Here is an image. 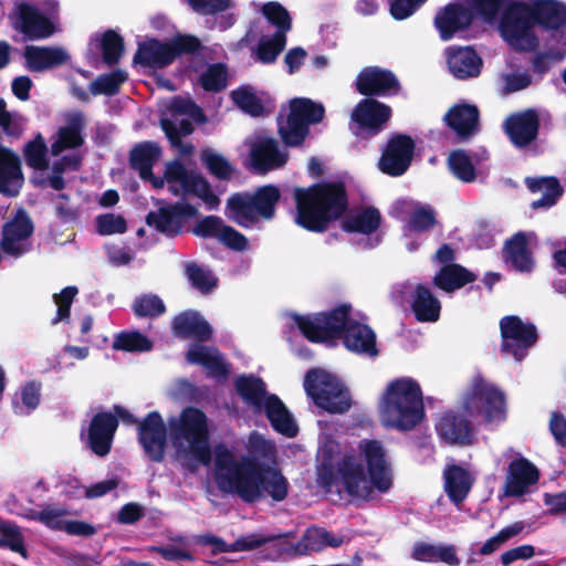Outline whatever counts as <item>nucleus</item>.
<instances>
[{"instance_id": "obj_25", "label": "nucleus", "mask_w": 566, "mask_h": 566, "mask_svg": "<svg viewBox=\"0 0 566 566\" xmlns=\"http://www.w3.org/2000/svg\"><path fill=\"white\" fill-rule=\"evenodd\" d=\"M283 166V153L272 138H264L252 144L250 149V167L259 174L266 172Z\"/></svg>"}, {"instance_id": "obj_3", "label": "nucleus", "mask_w": 566, "mask_h": 566, "mask_svg": "<svg viewBox=\"0 0 566 566\" xmlns=\"http://www.w3.org/2000/svg\"><path fill=\"white\" fill-rule=\"evenodd\" d=\"M560 30L566 25V7L556 0H527L507 4L499 21L504 41L516 51H532L537 46L535 25Z\"/></svg>"}, {"instance_id": "obj_2", "label": "nucleus", "mask_w": 566, "mask_h": 566, "mask_svg": "<svg viewBox=\"0 0 566 566\" xmlns=\"http://www.w3.org/2000/svg\"><path fill=\"white\" fill-rule=\"evenodd\" d=\"M248 453L237 459L223 443L214 447V480L223 493L237 494L245 503L264 496L283 501V473L276 447L262 434L249 436Z\"/></svg>"}, {"instance_id": "obj_5", "label": "nucleus", "mask_w": 566, "mask_h": 566, "mask_svg": "<svg viewBox=\"0 0 566 566\" xmlns=\"http://www.w3.org/2000/svg\"><path fill=\"white\" fill-rule=\"evenodd\" d=\"M380 422L397 430H410L424 418L422 390L410 377L390 380L378 400Z\"/></svg>"}, {"instance_id": "obj_17", "label": "nucleus", "mask_w": 566, "mask_h": 566, "mask_svg": "<svg viewBox=\"0 0 566 566\" xmlns=\"http://www.w3.org/2000/svg\"><path fill=\"white\" fill-rule=\"evenodd\" d=\"M138 442L147 458L156 463L165 459L167 447V427L158 411L149 412L137 427Z\"/></svg>"}, {"instance_id": "obj_12", "label": "nucleus", "mask_w": 566, "mask_h": 566, "mask_svg": "<svg viewBox=\"0 0 566 566\" xmlns=\"http://www.w3.org/2000/svg\"><path fill=\"white\" fill-rule=\"evenodd\" d=\"M324 113V106L310 98L292 99L290 102L287 128H285V146L300 145L308 134V126L319 123Z\"/></svg>"}, {"instance_id": "obj_20", "label": "nucleus", "mask_w": 566, "mask_h": 566, "mask_svg": "<svg viewBox=\"0 0 566 566\" xmlns=\"http://www.w3.org/2000/svg\"><path fill=\"white\" fill-rule=\"evenodd\" d=\"M33 223L25 214L15 217L2 226L0 248L13 258H20L30 250V244L24 241L33 233Z\"/></svg>"}, {"instance_id": "obj_53", "label": "nucleus", "mask_w": 566, "mask_h": 566, "mask_svg": "<svg viewBox=\"0 0 566 566\" xmlns=\"http://www.w3.org/2000/svg\"><path fill=\"white\" fill-rule=\"evenodd\" d=\"M268 538L259 537L255 534L241 536L233 543L227 544L221 537L217 536L216 544H213V553H229V552H244L252 551L263 545Z\"/></svg>"}, {"instance_id": "obj_63", "label": "nucleus", "mask_w": 566, "mask_h": 566, "mask_svg": "<svg viewBox=\"0 0 566 566\" xmlns=\"http://www.w3.org/2000/svg\"><path fill=\"white\" fill-rule=\"evenodd\" d=\"M262 407L273 429L283 434V401L275 395L265 396Z\"/></svg>"}, {"instance_id": "obj_30", "label": "nucleus", "mask_w": 566, "mask_h": 566, "mask_svg": "<svg viewBox=\"0 0 566 566\" xmlns=\"http://www.w3.org/2000/svg\"><path fill=\"white\" fill-rule=\"evenodd\" d=\"M186 359L189 364L202 366L212 378H227L230 373L228 364L216 347L193 345L186 353Z\"/></svg>"}, {"instance_id": "obj_45", "label": "nucleus", "mask_w": 566, "mask_h": 566, "mask_svg": "<svg viewBox=\"0 0 566 566\" xmlns=\"http://www.w3.org/2000/svg\"><path fill=\"white\" fill-rule=\"evenodd\" d=\"M228 75L224 63H212L200 74L198 83L206 92L219 93L227 88Z\"/></svg>"}, {"instance_id": "obj_60", "label": "nucleus", "mask_w": 566, "mask_h": 566, "mask_svg": "<svg viewBox=\"0 0 566 566\" xmlns=\"http://www.w3.org/2000/svg\"><path fill=\"white\" fill-rule=\"evenodd\" d=\"M169 109L172 114L188 115L197 123H205L207 120L202 108L190 98L181 96L174 97Z\"/></svg>"}, {"instance_id": "obj_31", "label": "nucleus", "mask_w": 566, "mask_h": 566, "mask_svg": "<svg viewBox=\"0 0 566 566\" xmlns=\"http://www.w3.org/2000/svg\"><path fill=\"white\" fill-rule=\"evenodd\" d=\"M345 542V537L339 534L329 533L321 528H311L305 532L296 546L287 547L285 542V554L303 555L310 552H318L323 548L338 547Z\"/></svg>"}, {"instance_id": "obj_27", "label": "nucleus", "mask_w": 566, "mask_h": 566, "mask_svg": "<svg viewBox=\"0 0 566 566\" xmlns=\"http://www.w3.org/2000/svg\"><path fill=\"white\" fill-rule=\"evenodd\" d=\"M174 62L169 42L151 38L138 44L133 63L145 67L163 69Z\"/></svg>"}, {"instance_id": "obj_55", "label": "nucleus", "mask_w": 566, "mask_h": 566, "mask_svg": "<svg viewBox=\"0 0 566 566\" xmlns=\"http://www.w3.org/2000/svg\"><path fill=\"white\" fill-rule=\"evenodd\" d=\"M132 307L137 317H158L166 312L163 300L155 294L136 297Z\"/></svg>"}, {"instance_id": "obj_44", "label": "nucleus", "mask_w": 566, "mask_h": 566, "mask_svg": "<svg viewBox=\"0 0 566 566\" xmlns=\"http://www.w3.org/2000/svg\"><path fill=\"white\" fill-rule=\"evenodd\" d=\"M526 181L533 192L543 193L541 199L533 201L534 209L553 206L562 195V188L555 178L527 179Z\"/></svg>"}, {"instance_id": "obj_56", "label": "nucleus", "mask_w": 566, "mask_h": 566, "mask_svg": "<svg viewBox=\"0 0 566 566\" xmlns=\"http://www.w3.org/2000/svg\"><path fill=\"white\" fill-rule=\"evenodd\" d=\"M186 275L191 285L201 293H209L217 286V279L211 272L195 262H190L186 265Z\"/></svg>"}, {"instance_id": "obj_22", "label": "nucleus", "mask_w": 566, "mask_h": 566, "mask_svg": "<svg viewBox=\"0 0 566 566\" xmlns=\"http://www.w3.org/2000/svg\"><path fill=\"white\" fill-rule=\"evenodd\" d=\"M394 209L398 217H408L403 228L406 239H412L430 230L436 223L434 212L430 207L409 200H399L395 203Z\"/></svg>"}, {"instance_id": "obj_64", "label": "nucleus", "mask_w": 566, "mask_h": 566, "mask_svg": "<svg viewBox=\"0 0 566 566\" xmlns=\"http://www.w3.org/2000/svg\"><path fill=\"white\" fill-rule=\"evenodd\" d=\"M224 223L218 216H207L202 218L193 228L192 232L201 238H218L222 232Z\"/></svg>"}, {"instance_id": "obj_50", "label": "nucleus", "mask_w": 566, "mask_h": 566, "mask_svg": "<svg viewBox=\"0 0 566 566\" xmlns=\"http://www.w3.org/2000/svg\"><path fill=\"white\" fill-rule=\"evenodd\" d=\"M46 153L48 147L45 140L40 134L23 148L27 165L35 170H45L49 168Z\"/></svg>"}, {"instance_id": "obj_23", "label": "nucleus", "mask_w": 566, "mask_h": 566, "mask_svg": "<svg viewBox=\"0 0 566 566\" xmlns=\"http://www.w3.org/2000/svg\"><path fill=\"white\" fill-rule=\"evenodd\" d=\"M172 333L181 339L193 338L203 343L212 337V327L196 311H185L172 319Z\"/></svg>"}, {"instance_id": "obj_57", "label": "nucleus", "mask_w": 566, "mask_h": 566, "mask_svg": "<svg viewBox=\"0 0 566 566\" xmlns=\"http://www.w3.org/2000/svg\"><path fill=\"white\" fill-rule=\"evenodd\" d=\"M77 293L78 289L74 285H70L62 289L60 293L53 295V301L56 305V315L52 319L53 324L67 322L70 319L71 306Z\"/></svg>"}, {"instance_id": "obj_9", "label": "nucleus", "mask_w": 566, "mask_h": 566, "mask_svg": "<svg viewBox=\"0 0 566 566\" xmlns=\"http://www.w3.org/2000/svg\"><path fill=\"white\" fill-rule=\"evenodd\" d=\"M503 0H470V8L451 3L441 10L434 19L442 40H450L453 34L467 28L473 18V14L480 17L484 22L494 24L497 21L499 10Z\"/></svg>"}, {"instance_id": "obj_37", "label": "nucleus", "mask_w": 566, "mask_h": 566, "mask_svg": "<svg viewBox=\"0 0 566 566\" xmlns=\"http://www.w3.org/2000/svg\"><path fill=\"white\" fill-rule=\"evenodd\" d=\"M380 213L371 207H363L352 210L343 220L342 228L347 232L371 233L380 224Z\"/></svg>"}, {"instance_id": "obj_40", "label": "nucleus", "mask_w": 566, "mask_h": 566, "mask_svg": "<svg viewBox=\"0 0 566 566\" xmlns=\"http://www.w3.org/2000/svg\"><path fill=\"white\" fill-rule=\"evenodd\" d=\"M474 280L475 276L464 268L458 264H450L443 266L434 276L433 281L439 289L446 292H452Z\"/></svg>"}, {"instance_id": "obj_16", "label": "nucleus", "mask_w": 566, "mask_h": 566, "mask_svg": "<svg viewBox=\"0 0 566 566\" xmlns=\"http://www.w3.org/2000/svg\"><path fill=\"white\" fill-rule=\"evenodd\" d=\"M539 479L538 469L526 458L515 454L506 470L502 496L521 497L530 493Z\"/></svg>"}, {"instance_id": "obj_1", "label": "nucleus", "mask_w": 566, "mask_h": 566, "mask_svg": "<svg viewBox=\"0 0 566 566\" xmlns=\"http://www.w3.org/2000/svg\"><path fill=\"white\" fill-rule=\"evenodd\" d=\"M317 480L329 491L346 493L349 500H369L374 491L387 492L394 481L391 464L384 444L364 439L354 454L339 461L338 443L324 434L317 450Z\"/></svg>"}, {"instance_id": "obj_19", "label": "nucleus", "mask_w": 566, "mask_h": 566, "mask_svg": "<svg viewBox=\"0 0 566 566\" xmlns=\"http://www.w3.org/2000/svg\"><path fill=\"white\" fill-rule=\"evenodd\" d=\"M117 428V417L112 412L101 411L93 416L87 428V446L94 454L105 457L111 452Z\"/></svg>"}, {"instance_id": "obj_35", "label": "nucleus", "mask_w": 566, "mask_h": 566, "mask_svg": "<svg viewBox=\"0 0 566 566\" xmlns=\"http://www.w3.org/2000/svg\"><path fill=\"white\" fill-rule=\"evenodd\" d=\"M437 430L441 439L450 444L471 442L470 422L452 412H447L440 418L437 423Z\"/></svg>"}, {"instance_id": "obj_48", "label": "nucleus", "mask_w": 566, "mask_h": 566, "mask_svg": "<svg viewBox=\"0 0 566 566\" xmlns=\"http://www.w3.org/2000/svg\"><path fill=\"white\" fill-rule=\"evenodd\" d=\"M113 348L128 353L148 352L153 348V342L140 332H120L116 335Z\"/></svg>"}, {"instance_id": "obj_47", "label": "nucleus", "mask_w": 566, "mask_h": 566, "mask_svg": "<svg viewBox=\"0 0 566 566\" xmlns=\"http://www.w3.org/2000/svg\"><path fill=\"white\" fill-rule=\"evenodd\" d=\"M231 98L245 114L258 117L264 113V106L261 98L250 86H242L232 91Z\"/></svg>"}, {"instance_id": "obj_4", "label": "nucleus", "mask_w": 566, "mask_h": 566, "mask_svg": "<svg viewBox=\"0 0 566 566\" xmlns=\"http://www.w3.org/2000/svg\"><path fill=\"white\" fill-rule=\"evenodd\" d=\"M349 310V306L343 305L331 313L315 316L291 314L290 317L297 329L311 342L329 343L343 332L344 344L348 350L369 357L377 356L374 331L366 324L355 321Z\"/></svg>"}, {"instance_id": "obj_62", "label": "nucleus", "mask_w": 566, "mask_h": 566, "mask_svg": "<svg viewBox=\"0 0 566 566\" xmlns=\"http://www.w3.org/2000/svg\"><path fill=\"white\" fill-rule=\"evenodd\" d=\"M96 228L99 234L109 235L124 233L127 230V223L124 217L114 213L101 214L96 218Z\"/></svg>"}, {"instance_id": "obj_29", "label": "nucleus", "mask_w": 566, "mask_h": 566, "mask_svg": "<svg viewBox=\"0 0 566 566\" xmlns=\"http://www.w3.org/2000/svg\"><path fill=\"white\" fill-rule=\"evenodd\" d=\"M504 128L511 142L518 147L534 140L538 130V118L535 112L525 111L506 118Z\"/></svg>"}, {"instance_id": "obj_52", "label": "nucleus", "mask_w": 566, "mask_h": 566, "mask_svg": "<svg viewBox=\"0 0 566 566\" xmlns=\"http://www.w3.org/2000/svg\"><path fill=\"white\" fill-rule=\"evenodd\" d=\"M448 164L451 172L461 181L472 182L475 180L474 166L471 158L464 151H452L449 155Z\"/></svg>"}, {"instance_id": "obj_59", "label": "nucleus", "mask_w": 566, "mask_h": 566, "mask_svg": "<svg viewBox=\"0 0 566 566\" xmlns=\"http://www.w3.org/2000/svg\"><path fill=\"white\" fill-rule=\"evenodd\" d=\"M160 127L171 146L181 145V136L191 135L195 130V127L189 119H181L179 122V126H177L171 119L161 118Z\"/></svg>"}, {"instance_id": "obj_34", "label": "nucleus", "mask_w": 566, "mask_h": 566, "mask_svg": "<svg viewBox=\"0 0 566 566\" xmlns=\"http://www.w3.org/2000/svg\"><path fill=\"white\" fill-rule=\"evenodd\" d=\"M444 490L454 503H461L469 494L474 482L473 475L465 469L452 464L443 472Z\"/></svg>"}, {"instance_id": "obj_41", "label": "nucleus", "mask_w": 566, "mask_h": 566, "mask_svg": "<svg viewBox=\"0 0 566 566\" xmlns=\"http://www.w3.org/2000/svg\"><path fill=\"white\" fill-rule=\"evenodd\" d=\"M181 188L184 195H193L200 198L210 210L216 209L220 203V199L213 193L209 181L199 174L190 172Z\"/></svg>"}, {"instance_id": "obj_38", "label": "nucleus", "mask_w": 566, "mask_h": 566, "mask_svg": "<svg viewBox=\"0 0 566 566\" xmlns=\"http://www.w3.org/2000/svg\"><path fill=\"white\" fill-rule=\"evenodd\" d=\"M411 306L420 322H436L440 316V302L422 285L417 286Z\"/></svg>"}, {"instance_id": "obj_11", "label": "nucleus", "mask_w": 566, "mask_h": 566, "mask_svg": "<svg viewBox=\"0 0 566 566\" xmlns=\"http://www.w3.org/2000/svg\"><path fill=\"white\" fill-rule=\"evenodd\" d=\"M462 408L469 417H483L489 422L501 421L505 417L503 394L481 377H475L467 389Z\"/></svg>"}, {"instance_id": "obj_10", "label": "nucleus", "mask_w": 566, "mask_h": 566, "mask_svg": "<svg viewBox=\"0 0 566 566\" xmlns=\"http://www.w3.org/2000/svg\"><path fill=\"white\" fill-rule=\"evenodd\" d=\"M306 392L317 407L331 413L346 412L352 406V398L345 385L325 370H313L306 375Z\"/></svg>"}, {"instance_id": "obj_58", "label": "nucleus", "mask_w": 566, "mask_h": 566, "mask_svg": "<svg viewBox=\"0 0 566 566\" xmlns=\"http://www.w3.org/2000/svg\"><path fill=\"white\" fill-rule=\"evenodd\" d=\"M78 159L74 156H63L59 160L54 161L52 165V175L49 176L46 182L49 186L57 191H61L65 188V180L63 178V174L66 169H77ZM45 181H42L43 186Z\"/></svg>"}, {"instance_id": "obj_13", "label": "nucleus", "mask_w": 566, "mask_h": 566, "mask_svg": "<svg viewBox=\"0 0 566 566\" xmlns=\"http://www.w3.org/2000/svg\"><path fill=\"white\" fill-rule=\"evenodd\" d=\"M11 27L27 40L48 39L55 32V24L38 7L27 1L15 6L10 14Z\"/></svg>"}, {"instance_id": "obj_32", "label": "nucleus", "mask_w": 566, "mask_h": 566, "mask_svg": "<svg viewBox=\"0 0 566 566\" xmlns=\"http://www.w3.org/2000/svg\"><path fill=\"white\" fill-rule=\"evenodd\" d=\"M263 29L264 27H261L260 30L258 25L252 27L247 32L244 40L251 43L260 34L255 48H252V52L255 53L260 62L266 64L274 62L277 55L283 51V31H275L270 35L264 34Z\"/></svg>"}, {"instance_id": "obj_33", "label": "nucleus", "mask_w": 566, "mask_h": 566, "mask_svg": "<svg viewBox=\"0 0 566 566\" xmlns=\"http://www.w3.org/2000/svg\"><path fill=\"white\" fill-rule=\"evenodd\" d=\"M444 120L460 137H468L478 130L479 112L471 104H458L444 115Z\"/></svg>"}, {"instance_id": "obj_6", "label": "nucleus", "mask_w": 566, "mask_h": 566, "mask_svg": "<svg viewBox=\"0 0 566 566\" xmlns=\"http://www.w3.org/2000/svg\"><path fill=\"white\" fill-rule=\"evenodd\" d=\"M296 222L301 227L321 232L347 209L348 200L343 182L327 181L306 190H297Z\"/></svg>"}, {"instance_id": "obj_49", "label": "nucleus", "mask_w": 566, "mask_h": 566, "mask_svg": "<svg viewBox=\"0 0 566 566\" xmlns=\"http://www.w3.org/2000/svg\"><path fill=\"white\" fill-rule=\"evenodd\" d=\"M0 548H9L10 551L27 557V548L24 537L18 525L2 521L0 518Z\"/></svg>"}, {"instance_id": "obj_42", "label": "nucleus", "mask_w": 566, "mask_h": 566, "mask_svg": "<svg viewBox=\"0 0 566 566\" xmlns=\"http://www.w3.org/2000/svg\"><path fill=\"white\" fill-rule=\"evenodd\" d=\"M127 72L116 69L109 73L98 75L93 82H91L88 90L94 96H114L119 93L120 86L127 81Z\"/></svg>"}, {"instance_id": "obj_15", "label": "nucleus", "mask_w": 566, "mask_h": 566, "mask_svg": "<svg viewBox=\"0 0 566 566\" xmlns=\"http://www.w3.org/2000/svg\"><path fill=\"white\" fill-rule=\"evenodd\" d=\"M500 327L503 350L513 355L516 360H521L536 342L535 326L524 323L517 316H506L501 319Z\"/></svg>"}, {"instance_id": "obj_54", "label": "nucleus", "mask_w": 566, "mask_h": 566, "mask_svg": "<svg viewBox=\"0 0 566 566\" xmlns=\"http://www.w3.org/2000/svg\"><path fill=\"white\" fill-rule=\"evenodd\" d=\"M201 160L209 172L220 180H230L233 175L232 165L221 155L209 149L201 153Z\"/></svg>"}, {"instance_id": "obj_61", "label": "nucleus", "mask_w": 566, "mask_h": 566, "mask_svg": "<svg viewBox=\"0 0 566 566\" xmlns=\"http://www.w3.org/2000/svg\"><path fill=\"white\" fill-rule=\"evenodd\" d=\"M174 61L182 54H195L202 48L199 38L192 34H177L169 41Z\"/></svg>"}, {"instance_id": "obj_7", "label": "nucleus", "mask_w": 566, "mask_h": 566, "mask_svg": "<svg viewBox=\"0 0 566 566\" xmlns=\"http://www.w3.org/2000/svg\"><path fill=\"white\" fill-rule=\"evenodd\" d=\"M170 439L177 452L185 459H192L186 467L195 472L198 463L208 467L212 454L209 443L210 433L206 413L196 407H186L178 418L168 420Z\"/></svg>"}, {"instance_id": "obj_46", "label": "nucleus", "mask_w": 566, "mask_h": 566, "mask_svg": "<svg viewBox=\"0 0 566 566\" xmlns=\"http://www.w3.org/2000/svg\"><path fill=\"white\" fill-rule=\"evenodd\" d=\"M99 48L103 62L108 66L116 65L125 51L124 39L116 31L106 30L102 35Z\"/></svg>"}, {"instance_id": "obj_39", "label": "nucleus", "mask_w": 566, "mask_h": 566, "mask_svg": "<svg viewBox=\"0 0 566 566\" xmlns=\"http://www.w3.org/2000/svg\"><path fill=\"white\" fill-rule=\"evenodd\" d=\"M235 390L238 395L250 406L260 410L266 395L265 384L253 375L240 376L235 380Z\"/></svg>"}, {"instance_id": "obj_18", "label": "nucleus", "mask_w": 566, "mask_h": 566, "mask_svg": "<svg viewBox=\"0 0 566 566\" xmlns=\"http://www.w3.org/2000/svg\"><path fill=\"white\" fill-rule=\"evenodd\" d=\"M391 116L389 106L373 99H363L353 111L352 120L356 125L353 132L356 135L368 133L377 134Z\"/></svg>"}, {"instance_id": "obj_36", "label": "nucleus", "mask_w": 566, "mask_h": 566, "mask_svg": "<svg viewBox=\"0 0 566 566\" xmlns=\"http://www.w3.org/2000/svg\"><path fill=\"white\" fill-rule=\"evenodd\" d=\"M161 154L160 147L151 142L137 144L129 153V166L140 178L151 176V169Z\"/></svg>"}, {"instance_id": "obj_21", "label": "nucleus", "mask_w": 566, "mask_h": 566, "mask_svg": "<svg viewBox=\"0 0 566 566\" xmlns=\"http://www.w3.org/2000/svg\"><path fill=\"white\" fill-rule=\"evenodd\" d=\"M413 142L411 138L399 135L389 140L380 160L379 168L391 176L402 175L411 163Z\"/></svg>"}, {"instance_id": "obj_43", "label": "nucleus", "mask_w": 566, "mask_h": 566, "mask_svg": "<svg viewBox=\"0 0 566 566\" xmlns=\"http://www.w3.org/2000/svg\"><path fill=\"white\" fill-rule=\"evenodd\" d=\"M506 262L518 271H530L533 268V260L530 255L526 238L518 233L506 244Z\"/></svg>"}, {"instance_id": "obj_8", "label": "nucleus", "mask_w": 566, "mask_h": 566, "mask_svg": "<svg viewBox=\"0 0 566 566\" xmlns=\"http://www.w3.org/2000/svg\"><path fill=\"white\" fill-rule=\"evenodd\" d=\"M280 199L281 191L274 185L260 186L254 191L235 192L227 200L229 218L242 228H253L260 220L274 218Z\"/></svg>"}, {"instance_id": "obj_24", "label": "nucleus", "mask_w": 566, "mask_h": 566, "mask_svg": "<svg viewBox=\"0 0 566 566\" xmlns=\"http://www.w3.org/2000/svg\"><path fill=\"white\" fill-rule=\"evenodd\" d=\"M447 64L453 76L465 80L476 77L482 69V60L476 52L469 48H448Z\"/></svg>"}, {"instance_id": "obj_51", "label": "nucleus", "mask_w": 566, "mask_h": 566, "mask_svg": "<svg viewBox=\"0 0 566 566\" xmlns=\"http://www.w3.org/2000/svg\"><path fill=\"white\" fill-rule=\"evenodd\" d=\"M83 126L84 117L82 113H75L70 116L67 125L59 132V138L64 144V147L74 149L83 145L84 139L81 135Z\"/></svg>"}, {"instance_id": "obj_14", "label": "nucleus", "mask_w": 566, "mask_h": 566, "mask_svg": "<svg viewBox=\"0 0 566 566\" xmlns=\"http://www.w3.org/2000/svg\"><path fill=\"white\" fill-rule=\"evenodd\" d=\"M198 217V209L187 202L178 201L149 211L146 223L168 237H177L184 232L189 219Z\"/></svg>"}, {"instance_id": "obj_28", "label": "nucleus", "mask_w": 566, "mask_h": 566, "mask_svg": "<svg viewBox=\"0 0 566 566\" xmlns=\"http://www.w3.org/2000/svg\"><path fill=\"white\" fill-rule=\"evenodd\" d=\"M25 66L31 72H43L59 67L70 60V55L59 46H34L24 49Z\"/></svg>"}, {"instance_id": "obj_26", "label": "nucleus", "mask_w": 566, "mask_h": 566, "mask_svg": "<svg viewBox=\"0 0 566 566\" xmlns=\"http://www.w3.org/2000/svg\"><path fill=\"white\" fill-rule=\"evenodd\" d=\"M357 90L364 95H386L396 93L398 81L395 75L378 67H367L357 77Z\"/></svg>"}]
</instances>
